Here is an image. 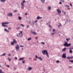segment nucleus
Returning <instances> with one entry per match:
<instances>
[{
	"label": "nucleus",
	"mask_w": 73,
	"mask_h": 73,
	"mask_svg": "<svg viewBox=\"0 0 73 73\" xmlns=\"http://www.w3.org/2000/svg\"><path fill=\"white\" fill-rule=\"evenodd\" d=\"M36 42H38V41H37Z\"/></svg>",
	"instance_id": "obj_61"
},
{
	"label": "nucleus",
	"mask_w": 73,
	"mask_h": 73,
	"mask_svg": "<svg viewBox=\"0 0 73 73\" xmlns=\"http://www.w3.org/2000/svg\"><path fill=\"white\" fill-rule=\"evenodd\" d=\"M19 29V27H17V28H16V29H17V30H18V29Z\"/></svg>",
	"instance_id": "obj_39"
},
{
	"label": "nucleus",
	"mask_w": 73,
	"mask_h": 73,
	"mask_svg": "<svg viewBox=\"0 0 73 73\" xmlns=\"http://www.w3.org/2000/svg\"><path fill=\"white\" fill-rule=\"evenodd\" d=\"M10 23L9 22H4L2 23H1L2 24V26L3 27H8V26L7 25H5V24H9Z\"/></svg>",
	"instance_id": "obj_1"
},
{
	"label": "nucleus",
	"mask_w": 73,
	"mask_h": 73,
	"mask_svg": "<svg viewBox=\"0 0 73 73\" xmlns=\"http://www.w3.org/2000/svg\"><path fill=\"white\" fill-rule=\"evenodd\" d=\"M15 49H16V51L19 50L20 49V47L19 44H17L16 46L15 47Z\"/></svg>",
	"instance_id": "obj_6"
},
{
	"label": "nucleus",
	"mask_w": 73,
	"mask_h": 73,
	"mask_svg": "<svg viewBox=\"0 0 73 73\" xmlns=\"http://www.w3.org/2000/svg\"><path fill=\"white\" fill-rule=\"evenodd\" d=\"M15 58L16 60H17V57H15Z\"/></svg>",
	"instance_id": "obj_50"
},
{
	"label": "nucleus",
	"mask_w": 73,
	"mask_h": 73,
	"mask_svg": "<svg viewBox=\"0 0 73 73\" xmlns=\"http://www.w3.org/2000/svg\"><path fill=\"white\" fill-rule=\"evenodd\" d=\"M66 48H64L62 50V51H65L66 50Z\"/></svg>",
	"instance_id": "obj_18"
},
{
	"label": "nucleus",
	"mask_w": 73,
	"mask_h": 73,
	"mask_svg": "<svg viewBox=\"0 0 73 73\" xmlns=\"http://www.w3.org/2000/svg\"><path fill=\"white\" fill-rule=\"evenodd\" d=\"M31 39H32V38H31V37H30L28 39V40L29 41V40H31Z\"/></svg>",
	"instance_id": "obj_26"
},
{
	"label": "nucleus",
	"mask_w": 73,
	"mask_h": 73,
	"mask_svg": "<svg viewBox=\"0 0 73 73\" xmlns=\"http://www.w3.org/2000/svg\"><path fill=\"white\" fill-rule=\"evenodd\" d=\"M32 69V68L31 67H29V68H28V70H31Z\"/></svg>",
	"instance_id": "obj_14"
},
{
	"label": "nucleus",
	"mask_w": 73,
	"mask_h": 73,
	"mask_svg": "<svg viewBox=\"0 0 73 73\" xmlns=\"http://www.w3.org/2000/svg\"><path fill=\"white\" fill-rule=\"evenodd\" d=\"M49 27H50V28H51V27H52V26H50V25H49Z\"/></svg>",
	"instance_id": "obj_53"
},
{
	"label": "nucleus",
	"mask_w": 73,
	"mask_h": 73,
	"mask_svg": "<svg viewBox=\"0 0 73 73\" xmlns=\"http://www.w3.org/2000/svg\"><path fill=\"white\" fill-rule=\"evenodd\" d=\"M42 53L43 54L46 55L48 57H49V55H48V51L47 50H43L42 51Z\"/></svg>",
	"instance_id": "obj_2"
},
{
	"label": "nucleus",
	"mask_w": 73,
	"mask_h": 73,
	"mask_svg": "<svg viewBox=\"0 0 73 73\" xmlns=\"http://www.w3.org/2000/svg\"><path fill=\"white\" fill-rule=\"evenodd\" d=\"M57 11L59 14H61V11H60L58 9H57Z\"/></svg>",
	"instance_id": "obj_8"
},
{
	"label": "nucleus",
	"mask_w": 73,
	"mask_h": 73,
	"mask_svg": "<svg viewBox=\"0 0 73 73\" xmlns=\"http://www.w3.org/2000/svg\"><path fill=\"white\" fill-rule=\"evenodd\" d=\"M7 67H8V68H9V65H7Z\"/></svg>",
	"instance_id": "obj_48"
},
{
	"label": "nucleus",
	"mask_w": 73,
	"mask_h": 73,
	"mask_svg": "<svg viewBox=\"0 0 73 73\" xmlns=\"http://www.w3.org/2000/svg\"><path fill=\"white\" fill-rule=\"evenodd\" d=\"M38 59H39V60H40V61H42V58L41 57L38 58Z\"/></svg>",
	"instance_id": "obj_21"
},
{
	"label": "nucleus",
	"mask_w": 73,
	"mask_h": 73,
	"mask_svg": "<svg viewBox=\"0 0 73 73\" xmlns=\"http://www.w3.org/2000/svg\"><path fill=\"white\" fill-rule=\"evenodd\" d=\"M3 56V55H1V56Z\"/></svg>",
	"instance_id": "obj_63"
},
{
	"label": "nucleus",
	"mask_w": 73,
	"mask_h": 73,
	"mask_svg": "<svg viewBox=\"0 0 73 73\" xmlns=\"http://www.w3.org/2000/svg\"><path fill=\"white\" fill-rule=\"evenodd\" d=\"M14 44L15 43L13 42H12L11 44L12 45H14Z\"/></svg>",
	"instance_id": "obj_29"
},
{
	"label": "nucleus",
	"mask_w": 73,
	"mask_h": 73,
	"mask_svg": "<svg viewBox=\"0 0 73 73\" xmlns=\"http://www.w3.org/2000/svg\"><path fill=\"white\" fill-rule=\"evenodd\" d=\"M25 2V0H23V2H21V8L22 9H23L24 8V3Z\"/></svg>",
	"instance_id": "obj_3"
},
{
	"label": "nucleus",
	"mask_w": 73,
	"mask_h": 73,
	"mask_svg": "<svg viewBox=\"0 0 73 73\" xmlns=\"http://www.w3.org/2000/svg\"><path fill=\"white\" fill-rule=\"evenodd\" d=\"M65 7H67L68 8L67 9L68 10H70V8H69V5H66L65 6Z\"/></svg>",
	"instance_id": "obj_11"
},
{
	"label": "nucleus",
	"mask_w": 73,
	"mask_h": 73,
	"mask_svg": "<svg viewBox=\"0 0 73 73\" xmlns=\"http://www.w3.org/2000/svg\"><path fill=\"white\" fill-rule=\"evenodd\" d=\"M8 29H9V30L11 29V28H8Z\"/></svg>",
	"instance_id": "obj_51"
},
{
	"label": "nucleus",
	"mask_w": 73,
	"mask_h": 73,
	"mask_svg": "<svg viewBox=\"0 0 73 73\" xmlns=\"http://www.w3.org/2000/svg\"><path fill=\"white\" fill-rule=\"evenodd\" d=\"M22 50H23V48H22Z\"/></svg>",
	"instance_id": "obj_62"
},
{
	"label": "nucleus",
	"mask_w": 73,
	"mask_h": 73,
	"mask_svg": "<svg viewBox=\"0 0 73 73\" xmlns=\"http://www.w3.org/2000/svg\"><path fill=\"white\" fill-rule=\"evenodd\" d=\"M29 26H27V28H29Z\"/></svg>",
	"instance_id": "obj_49"
},
{
	"label": "nucleus",
	"mask_w": 73,
	"mask_h": 73,
	"mask_svg": "<svg viewBox=\"0 0 73 73\" xmlns=\"http://www.w3.org/2000/svg\"><path fill=\"white\" fill-rule=\"evenodd\" d=\"M1 2H3V3H5V1H6V0H0Z\"/></svg>",
	"instance_id": "obj_17"
},
{
	"label": "nucleus",
	"mask_w": 73,
	"mask_h": 73,
	"mask_svg": "<svg viewBox=\"0 0 73 73\" xmlns=\"http://www.w3.org/2000/svg\"><path fill=\"white\" fill-rule=\"evenodd\" d=\"M64 46H70V45H71V44L70 43L69 44H68L67 42H64Z\"/></svg>",
	"instance_id": "obj_5"
},
{
	"label": "nucleus",
	"mask_w": 73,
	"mask_h": 73,
	"mask_svg": "<svg viewBox=\"0 0 73 73\" xmlns=\"http://www.w3.org/2000/svg\"><path fill=\"white\" fill-rule=\"evenodd\" d=\"M20 33H18L17 34V37H22L23 32L22 31H20Z\"/></svg>",
	"instance_id": "obj_4"
},
{
	"label": "nucleus",
	"mask_w": 73,
	"mask_h": 73,
	"mask_svg": "<svg viewBox=\"0 0 73 73\" xmlns=\"http://www.w3.org/2000/svg\"><path fill=\"white\" fill-rule=\"evenodd\" d=\"M31 33H33V34L35 35H36L37 34V33H36L34 31H31Z\"/></svg>",
	"instance_id": "obj_13"
},
{
	"label": "nucleus",
	"mask_w": 73,
	"mask_h": 73,
	"mask_svg": "<svg viewBox=\"0 0 73 73\" xmlns=\"http://www.w3.org/2000/svg\"><path fill=\"white\" fill-rule=\"evenodd\" d=\"M42 3H44V2H45V0H40Z\"/></svg>",
	"instance_id": "obj_20"
},
{
	"label": "nucleus",
	"mask_w": 73,
	"mask_h": 73,
	"mask_svg": "<svg viewBox=\"0 0 73 73\" xmlns=\"http://www.w3.org/2000/svg\"><path fill=\"white\" fill-rule=\"evenodd\" d=\"M44 72H45V70L44 69Z\"/></svg>",
	"instance_id": "obj_58"
},
{
	"label": "nucleus",
	"mask_w": 73,
	"mask_h": 73,
	"mask_svg": "<svg viewBox=\"0 0 73 73\" xmlns=\"http://www.w3.org/2000/svg\"><path fill=\"white\" fill-rule=\"evenodd\" d=\"M70 5L71 6V7H72V3H70Z\"/></svg>",
	"instance_id": "obj_47"
},
{
	"label": "nucleus",
	"mask_w": 73,
	"mask_h": 73,
	"mask_svg": "<svg viewBox=\"0 0 73 73\" xmlns=\"http://www.w3.org/2000/svg\"><path fill=\"white\" fill-rule=\"evenodd\" d=\"M20 46H21V47H24V46H22L21 45H20Z\"/></svg>",
	"instance_id": "obj_42"
},
{
	"label": "nucleus",
	"mask_w": 73,
	"mask_h": 73,
	"mask_svg": "<svg viewBox=\"0 0 73 73\" xmlns=\"http://www.w3.org/2000/svg\"><path fill=\"white\" fill-rule=\"evenodd\" d=\"M54 34H55V33H52V34H51V35L52 36H53V35Z\"/></svg>",
	"instance_id": "obj_34"
},
{
	"label": "nucleus",
	"mask_w": 73,
	"mask_h": 73,
	"mask_svg": "<svg viewBox=\"0 0 73 73\" xmlns=\"http://www.w3.org/2000/svg\"><path fill=\"white\" fill-rule=\"evenodd\" d=\"M59 62H60V61H59V60H57L56 61V63H59Z\"/></svg>",
	"instance_id": "obj_35"
},
{
	"label": "nucleus",
	"mask_w": 73,
	"mask_h": 73,
	"mask_svg": "<svg viewBox=\"0 0 73 73\" xmlns=\"http://www.w3.org/2000/svg\"><path fill=\"white\" fill-rule=\"evenodd\" d=\"M61 26H62V25L61 24V23H59V25H58V27H61Z\"/></svg>",
	"instance_id": "obj_23"
},
{
	"label": "nucleus",
	"mask_w": 73,
	"mask_h": 73,
	"mask_svg": "<svg viewBox=\"0 0 73 73\" xmlns=\"http://www.w3.org/2000/svg\"><path fill=\"white\" fill-rule=\"evenodd\" d=\"M22 18L20 17V16H19L18 17V19L19 20H21Z\"/></svg>",
	"instance_id": "obj_16"
},
{
	"label": "nucleus",
	"mask_w": 73,
	"mask_h": 73,
	"mask_svg": "<svg viewBox=\"0 0 73 73\" xmlns=\"http://www.w3.org/2000/svg\"><path fill=\"white\" fill-rule=\"evenodd\" d=\"M21 26L22 27H24V25H23V24H21Z\"/></svg>",
	"instance_id": "obj_36"
},
{
	"label": "nucleus",
	"mask_w": 73,
	"mask_h": 73,
	"mask_svg": "<svg viewBox=\"0 0 73 73\" xmlns=\"http://www.w3.org/2000/svg\"><path fill=\"white\" fill-rule=\"evenodd\" d=\"M72 68V67H69V68Z\"/></svg>",
	"instance_id": "obj_56"
},
{
	"label": "nucleus",
	"mask_w": 73,
	"mask_h": 73,
	"mask_svg": "<svg viewBox=\"0 0 73 73\" xmlns=\"http://www.w3.org/2000/svg\"><path fill=\"white\" fill-rule=\"evenodd\" d=\"M13 42H14V43H15V44H17V41L15 39H13Z\"/></svg>",
	"instance_id": "obj_12"
},
{
	"label": "nucleus",
	"mask_w": 73,
	"mask_h": 73,
	"mask_svg": "<svg viewBox=\"0 0 73 73\" xmlns=\"http://www.w3.org/2000/svg\"><path fill=\"white\" fill-rule=\"evenodd\" d=\"M63 12H64V11L63 10V11H62V13H63Z\"/></svg>",
	"instance_id": "obj_59"
},
{
	"label": "nucleus",
	"mask_w": 73,
	"mask_h": 73,
	"mask_svg": "<svg viewBox=\"0 0 73 73\" xmlns=\"http://www.w3.org/2000/svg\"><path fill=\"white\" fill-rule=\"evenodd\" d=\"M28 15V14L27 13H25V15Z\"/></svg>",
	"instance_id": "obj_55"
},
{
	"label": "nucleus",
	"mask_w": 73,
	"mask_h": 73,
	"mask_svg": "<svg viewBox=\"0 0 73 73\" xmlns=\"http://www.w3.org/2000/svg\"><path fill=\"white\" fill-rule=\"evenodd\" d=\"M14 12H17V10H14Z\"/></svg>",
	"instance_id": "obj_46"
},
{
	"label": "nucleus",
	"mask_w": 73,
	"mask_h": 73,
	"mask_svg": "<svg viewBox=\"0 0 73 73\" xmlns=\"http://www.w3.org/2000/svg\"><path fill=\"white\" fill-rule=\"evenodd\" d=\"M24 58H19V60H24Z\"/></svg>",
	"instance_id": "obj_27"
},
{
	"label": "nucleus",
	"mask_w": 73,
	"mask_h": 73,
	"mask_svg": "<svg viewBox=\"0 0 73 73\" xmlns=\"http://www.w3.org/2000/svg\"><path fill=\"white\" fill-rule=\"evenodd\" d=\"M37 20H36L35 21L34 23H37Z\"/></svg>",
	"instance_id": "obj_37"
},
{
	"label": "nucleus",
	"mask_w": 73,
	"mask_h": 73,
	"mask_svg": "<svg viewBox=\"0 0 73 73\" xmlns=\"http://www.w3.org/2000/svg\"><path fill=\"white\" fill-rule=\"evenodd\" d=\"M41 43H42V44H45V42H42Z\"/></svg>",
	"instance_id": "obj_40"
},
{
	"label": "nucleus",
	"mask_w": 73,
	"mask_h": 73,
	"mask_svg": "<svg viewBox=\"0 0 73 73\" xmlns=\"http://www.w3.org/2000/svg\"><path fill=\"white\" fill-rule=\"evenodd\" d=\"M48 24H50V22H48V23H47V25H48Z\"/></svg>",
	"instance_id": "obj_45"
},
{
	"label": "nucleus",
	"mask_w": 73,
	"mask_h": 73,
	"mask_svg": "<svg viewBox=\"0 0 73 73\" xmlns=\"http://www.w3.org/2000/svg\"><path fill=\"white\" fill-rule=\"evenodd\" d=\"M69 62H73V60H69Z\"/></svg>",
	"instance_id": "obj_38"
},
{
	"label": "nucleus",
	"mask_w": 73,
	"mask_h": 73,
	"mask_svg": "<svg viewBox=\"0 0 73 73\" xmlns=\"http://www.w3.org/2000/svg\"><path fill=\"white\" fill-rule=\"evenodd\" d=\"M5 54H6V53H4V54H2V55H3V56H5Z\"/></svg>",
	"instance_id": "obj_32"
},
{
	"label": "nucleus",
	"mask_w": 73,
	"mask_h": 73,
	"mask_svg": "<svg viewBox=\"0 0 73 73\" xmlns=\"http://www.w3.org/2000/svg\"><path fill=\"white\" fill-rule=\"evenodd\" d=\"M52 31H53V32H54V31H55V29H53L52 30Z\"/></svg>",
	"instance_id": "obj_43"
},
{
	"label": "nucleus",
	"mask_w": 73,
	"mask_h": 73,
	"mask_svg": "<svg viewBox=\"0 0 73 73\" xmlns=\"http://www.w3.org/2000/svg\"><path fill=\"white\" fill-rule=\"evenodd\" d=\"M47 8L48 10H49V9H51V7L50 6H48L47 7Z\"/></svg>",
	"instance_id": "obj_19"
},
{
	"label": "nucleus",
	"mask_w": 73,
	"mask_h": 73,
	"mask_svg": "<svg viewBox=\"0 0 73 73\" xmlns=\"http://www.w3.org/2000/svg\"><path fill=\"white\" fill-rule=\"evenodd\" d=\"M29 24H30L31 23V21H29Z\"/></svg>",
	"instance_id": "obj_54"
},
{
	"label": "nucleus",
	"mask_w": 73,
	"mask_h": 73,
	"mask_svg": "<svg viewBox=\"0 0 73 73\" xmlns=\"http://www.w3.org/2000/svg\"><path fill=\"white\" fill-rule=\"evenodd\" d=\"M36 39H37L38 38V37H35Z\"/></svg>",
	"instance_id": "obj_52"
},
{
	"label": "nucleus",
	"mask_w": 73,
	"mask_h": 73,
	"mask_svg": "<svg viewBox=\"0 0 73 73\" xmlns=\"http://www.w3.org/2000/svg\"><path fill=\"white\" fill-rule=\"evenodd\" d=\"M64 15H65L66 14V12H64Z\"/></svg>",
	"instance_id": "obj_57"
},
{
	"label": "nucleus",
	"mask_w": 73,
	"mask_h": 73,
	"mask_svg": "<svg viewBox=\"0 0 73 73\" xmlns=\"http://www.w3.org/2000/svg\"><path fill=\"white\" fill-rule=\"evenodd\" d=\"M8 59L9 60V61H11V59L9 58H8Z\"/></svg>",
	"instance_id": "obj_30"
},
{
	"label": "nucleus",
	"mask_w": 73,
	"mask_h": 73,
	"mask_svg": "<svg viewBox=\"0 0 73 73\" xmlns=\"http://www.w3.org/2000/svg\"><path fill=\"white\" fill-rule=\"evenodd\" d=\"M23 64L25 63V60H24L23 61Z\"/></svg>",
	"instance_id": "obj_41"
},
{
	"label": "nucleus",
	"mask_w": 73,
	"mask_h": 73,
	"mask_svg": "<svg viewBox=\"0 0 73 73\" xmlns=\"http://www.w3.org/2000/svg\"><path fill=\"white\" fill-rule=\"evenodd\" d=\"M70 39V38H68V39L67 38H66V40H67V41H68Z\"/></svg>",
	"instance_id": "obj_33"
},
{
	"label": "nucleus",
	"mask_w": 73,
	"mask_h": 73,
	"mask_svg": "<svg viewBox=\"0 0 73 73\" xmlns=\"http://www.w3.org/2000/svg\"><path fill=\"white\" fill-rule=\"evenodd\" d=\"M9 56H11V54H9Z\"/></svg>",
	"instance_id": "obj_60"
},
{
	"label": "nucleus",
	"mask_w": 73,
	"mask_h": 73,
	"mask_svg": "<svg viewBox=\"0 0 73 73\" xmlns=\"http://www.w3.org/2000/svg\"><path fill=\"white\" fill-rule=\"evenodd\" d=\"M66 58L67 59H68V60H70V59H72V58H73V56H72L71 57H67Z\"/></svg>",
	"instance_id": "obj_10"
},
{
	"label": "nucleus",
	"mask_w": 73,
	"mask_h": 73,
	"mask_svg": "<svg viewBox=\"0 0 73 73\" xmlns=\"http://www.w3.org/2000/svg\"><path fill=\"white\" fill-rule=\"evenodd\" d=\"M60 1H61V2H62L63 3H64V0H60Z\"/></svg>",
	"instance_id": "obj_31"
},
{
	"label": "nucleus",
	"mask_w": 73,
	"mask_h": 73,
	"mask_svg": "<svg viewBox=\"0 0 73 73\" xmlns=\"http://www.w3.org/2000/svg\"><path fill=\"white\" fill-rule=\"evenodd\" d=\"M70 50L69 51V52H70V53H72V50H71V48H70Z\"/></svg>",
	"instance_id": "obj_22"
},
{
	"label": "nucleus",
	"mask_w": 73,
	"mask_h": 73,
	"mask_svg": "<svg viewBox=\"0 0 73 73\" xmlns=\"http://www.w3.org/2000/svg\"><path fill=\"white\" fill-rule=\"evenodd\" d=\"M62 57L64 58H65L66 57V55L65 54H63L62 55Z\"/></svg>",
	"instance_id": "obj_9"
},
{
	"label": "nucleus",
	"mask_w": 73,
	"mask_h": 73,
	"mask_svg": "<svg viewBox=\"0 0 73 73\" xmlns=\"http://www.w3.org/2000/svg\"><path fill=\"white\" fill-rule=\"evenodd\" d=\"M59 4H62V3H61V2H59Z\"/></svg>",
	"instance_id": "obj_44"
},
{
	"label": "nucleus",
	"mask_w": 73,
	"mask_h": 73,
	"mask_svg": "<svg viewBox=\"0 0 73 73\" xmlns=\"http://www.w3.org/2000/svg\"><path fill=\"white\" fill-rule=\"evenodd\" d=\"M4 30L5 31H6V32H9V31L7 30L6 29H5Z\"/></svg>",
	"instance_id": "obj_25"
},
{
	"label": "nucleus",
	"mask_w": 73,
	"mask_h": 73,
	"mask_svg": "<svg viewBox=\"0 0 73 73\" xmlns=\"http://www.w3.org/2000/svg\"><path fill=\"white\" fill-rule=\"evenodd\" d=\"M7 16H8L11 17L13 16V14L12 13H9L7 14Z\"/></svg>",
	"instance_id": "obj_7"
},
{
	"label": "nucleus",
	"mask_w": 73,
	"mask_h": 73,
	"mask_svg": "<svg viewBox=\"0 0 73 73\" xmlns=\"http://www.w3.org/2000/svg\"><path fill=\"white\" fill-rule=\"evenodd\" d=\"M35 57H36V58H38H38H39V57H37V55H35Z\"/></svg>",
	"instance_id": "obj_28"
},
{
	"label": "nucleus",
	"mask_w": 73,
	"mask_h": 73,
	"mask_svg": "<svg viewBox=\"0 0 73 73\" xmlns=\"http://www.w3.org/2000/svg\"><path fill=\"white\" fill-rule=\"evenodd\" d=\"M42 19V17H37V19L38 20H39V19Z\"/></svg>",
	"instance_id": "obj_15"
},
{
	"label": "nucleus",
	"mask_w": 73,
	"mask_h": 73,
	"mask_svg": "<svg viewBox=\"0 0 73 73\" xmlns=\"http://www.w3.org/2000/svg\"><path fill=\"white\" fill-rule=\"evenodd\" d=\"M0 73H4V72L2 71L1 69L0 70Z\"/></svg>",
	"instance_id": "obj_24"
},
{
	"label": "nucleus",
	"mask_w": 73,
	"mask_h": 73,
	"mask_svg": "<svg viewBox=\"0 0 73 73\" xmlns=\"http://www.w3.org/2000/svg\"><path fill=\"white\" fill-rule=\"evenodd\" d=\"M29 59H31V58H29Z\"/></svg>",
	"instance_id": "obj_64"
}]
</instances>
